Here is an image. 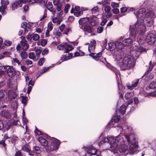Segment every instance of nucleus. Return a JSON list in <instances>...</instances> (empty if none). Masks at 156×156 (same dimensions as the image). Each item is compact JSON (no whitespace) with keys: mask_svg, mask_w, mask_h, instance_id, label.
Masks as SVG:
<instances>
[{"mask_svg":"<svg viewBox=\"0 0 156 156\" xmlns=\"http://www.w3.org/2000/svg\"><path fill=\"white\" fill-rule=\"evenodd\" d=\"M117 130L121 134L116 137L115 141L119 142L120 140L121 143H123L126 140L128 143L131 144L129 147L130 154L132 155L138 153L137 143L131 127L124 124L122 126H117Z\"/></svg>","mask_w":156,"mask_h":156,"instance_id":"nucleus-1","label":"nucleus"},{"mask_svg":"<svg viewBox=\"0 0 156 156\" xmlns=\"http://www.w3.org/2000/svg\"><path fill=\"white\" fill-rule=\"evenodd\" d=\"M22 149L23 151L27 152H29L30 151V147L27 144L23 146Z\"/></svg>","mask_w":156,"mask_h":156,"instance_id":"nucleus-32","label":"nucleus"},{"mask_svg":"<svg viewBox=\"0 0 156 156\" xmlns=\"http://www.w3.org/2000/svg\"><path fill=\"white\" fill-rule=\"evenodd\" d=\"M144 75L145 76V78L144 79V80L145 81H148L151 80H152L154 76V74L150 73H145L144 74Z\"/></svg>","mask_w":156,"mask_h":156,"instance_id":"nucleus-21","label":"nucleus"},{"mask_svg":"<svg viewBox=\"0 0 156 156\" xmlns=\"http://www.w3.org/2000/svg\"><path fill=\"white\" fill-rule=\"evenodd\" d=\"M42 52V50L39 49H37L35 50V53L37 57H38Z\"/></svg>","mask_w":156,"mask_h":156,"instance_id":"nucleus-46","label":"nucleus"},{"mask_svg":"<svg viewBox=\"0 0 156 156\" xmlns=\"http://www.w3.org/2000/svg\"><path fill=\"white\" fill-rule=\"evenodd\" d=\"M116 79L118 84V86L119 89V97L122 98L123 97L124 90L125 88L121 84H119V76H120V74L118 72L115 73Z\"/></svg>","mask_w":156,"mask_h":156,"instance_id":"nucleus-8","label":"nucleus"},{"mask_svg":"<svg viewBox=\"0 0 156 156\" xmlns=\"http://www.w3.org/2000/svg\"><path fill=\"white\" fill-rule=\"evenodd\" d=\"M38 140L41 145L43 146H46L48 144L47 140L41 137H40L38 138Z\"/></svg>","mask_w":156,"mask_h":156,"instance_id":"nucleus-25","label":"nucleus"},{"mask_svg":"<svg viewBox=\"0 0 156 156\" xmlns=\"http://www.w3.org/2000/svg\"><path fill=\"white\" fill-rule=\"evenodd\" d=\"M113 13L115 14H117L119 12V10L117 8H114L113 9Z\"/></svg>","mask_w":156,"mask_h":156,"instance_id":"nucleus-61","label":"nucleus"},{"mask_svg":"<svg viewBox=\"0 0 156 156\" xmlns=\"http://www.w3.org/2000/svg\"><path fill=\"white\" fill-rule=\"evenodd\" d=\"M126 109V106L125 105H122L120 107L119 110L121 113L124 114L125 112Z\"/></svg>","mask_w":156,"mask_h":156,"instance_id":"nucleus-36","label":"nucleus"},{"mask_svg":"<svg viewBox=\"0 0 156 156\" xmlns=\"http://www.w3.org/2000/svg\"><path fill=\"white\" fill-rule=\"evenodd\" d=\"M27 23L26 22H23L21 25V27L23 28H25L27 26Z\"/></svg>","mask_w":156,"mask_h":156,"instance_id":"nucleus-53","label":"nucleus"},{"mask_svg":"<svg viewBox=\"0 0 156 156\" xmlns=\"http://www.w3.org/2000/svg\"><path fill=\"white\" fill-rule=\"evenodd\" d=\"M4 44L5 46H9L11 44L12 42L8 40H6L4 41Z\"/></svg>","mask_w":156,"mask_h":156,"instance_id":"nucleus-47","label":"nucleus"},{"mask_svg":"<svg viewBox=\"0 0 156 156\" xmlns=\"http://www.w3.org/2000/svg\"><path fill=\"white\" fill-rule=\"evenodd\" d=\"M7 8V7L6 6L2 5V6H0V12H2V14H5L6 12L5 11V10Z\"/></svg>","mask_w":156,"mask_h":156,"instance_id":"nucleus-37","label":"nucleus"},{"mask_svg":"<svg viewBox=\"0 0 156 156\" xmlns=\"http://www.w3.org/2000/svg\"><path fill=\"white\" fill-rule=\"evenodd\" d=\"M33 150L34 152L37 154H39L41 152V151L38 147H34L33 148Z\"/></svg>","mask_w":156,"mask_h":156,"instance_id":"nucleus-34","label":"nucleus"},{"mask_svg":"<svg viewBox=\"0 0 156 156\" xmlns=\"http://www.w3.org/2000/svg\"><path fill=\"white\" fill-rule=\"evenodd\" d=\"M9 67L8 66H0V75L3 74L4 72L7 71Z\"/></svg>","mask_w":156,"mask_h":156,"instance_id":"nucleus-27","label":"nucleus"},{"mask_svg":"<svg viewBox=\"0 0 156 156\" xmlns=\"http://www.w3.org/2000/svg\"><path fill=\"white\" fill-rule=\"evenodd\" d=\"M39 36L37 34H34L32 36V39L34 41H37L39 38Z\"/></svg>","mask_w":156,"mask_h":156,"instance_id":"nucleus-42","label":"nucleus"},{"mask_svg":"<svg viewBox=\"0 0 156 156\" xmlns=\"http://www.w3.org/2000/svg\"><path fill=\"white\" fill-rule=\"evenodd\" d=\"M132 95V93L131 92H127L125 95V98L128 99Z\"/></svg>","mask_w":156,"mask_h":156,"instance_id":"nucleus-49","label":"nucleus"},{"mask_svg":"<svg viewBox=\"0 0 156 156\" xmlns=\"http://www.w3.org/2000/svg\"><path fill=\"white\" fill-rule=\"evenodd\" d=\"M146 9L145 8H141L134 13L137 19L136 23L135 24V26L137 30L140 31V33L143 34L146 32V27L144 23V21L145 19H153L154 13L151 11L149 10L145 14Z\"/></svg>","mask_w":156,"mask_h":156,"instance_id":"nucleus-3","label":"nucleus"},{"mask_svg":"<svg viewBox=\"0 0 156 156\" xmlns=\"http://www.w3.org/2000/svg\"><path fill=\"white\" fill-rule=\"evenodd\" d=\"M115 44L116 48L120 49H122L124 46V45L123 43V41L122 42L117 41L115 42Z\"/></svg>","mask_w":156,"mask_h":156,"instance_id":"nucleus-28","label":"nucleus"},{"mask_svg":"<svg viewBox=\"0 0 156 156\" xmlns=\"http://www.w3.org/2000/svg\"><path fill=\"white\" fill-rule=\"evenodd\" d=\"M83 14V12L82 11L76 12H74V14L77 16H80V15Z\"/></svg>","mask_w":156,"mask_h":156,"instance_id":"nucleus-56","label":"nucleus"},{"mask_svg":"<svg viewBox=\"0 0 156 156\" xmlns=\"http://www.w3.org/2000/svg\"><path fill=\"white\" fill-rule=\"evenodd\" d=\"M89 20V19L88 17L80 19L79 21V23L80 25L79 27L82 28V26L88 22Z\"/></svg>","mask_w":156,"mask_h":156,"instance_id":"nucleus-16","label":"nucleus"},{"mask_svg":"<svg viewBox=\"0 0 156 156\" xmlns=\"http://www.w3.org/2000/svg\"><path fill=\"white\" fill-rule=\"evenodd\" d=\"M140 80L139 79H137L134 80L132 83V85L128 86V88L132 90L136 87L139 83Z\"/></svg>","mask_w":156,"mask_h":156,"instance_id":"nucleus-18","label":"nucleus"},{"mask_svg":"<svg viewBox=\"0 0 156 156\" xmlns=\"http://www.w3.org/2000/svg\"><path fill=\"white\" fill-rule=\"evenodd\" d=\"M8 100L9 101H11L12 99H15L17 96L16 94L11 90L8 91Z\"/></svg>","mask_w":156,"mask_h":156,"instance_id":"nucleus-15","label":"nucleus"},{"mask_svg":"<svg viewBox=\"0 0 156 156\" xmlns=\"http://www.w3.org/2000/svg\"><path fill=\"white\" fill-rule=\"evenodd\" d=\"M105 11L107 14L106 15V17L107 18L110 17L112 16V14L110 12L111 7L110 6H106L104 9Z\"/></svg>","mask_w":156,"mask_h":156,"instance_id":"nucleus-24","label":"nucleus"},{"mask_svg":"<svg viewBox=\"0 0 156 156\" xmlns=\"http://www.w3.org/2000/svg\"><path fill=\"white\" fill-rule=\"evenodd\" d=\"M107 49L110 51H112L116 48L115 42H111L108 43L106 45Z\"/></svg>","mask_w":156,"mask_h":156,"instance_id":"nucleus-22","label":"nucleus"},{"mask_svg":"<svg viewBox=\"0 0 156 156\" xmlns=\"http://www.w3.org/2000/svg\"><path fill=\"white\" fill-rule=\"evenodd\" d=\"M57 49L59 50H64V53H68V55H62L60 60L56 63L58 65L64 61H66L71 58L73 56L72 53H69V52L72 51L73 47L71 45H69L67 43H65L63 44H60L57 46Z\"/></svg>","mask_w":156,"mask_h":156,"instance_id":"nucleus-5","label":"nucleus"},{"mask_svg":"<svg viewBox=\"0 0 156 156\" xmlns=\"http://www.w3.org/2000/svg\"><path fill=\"white\" fill-rule=\"evenodd\" d=\"M102 56V53L101 52H99L95 56L94 55H92V57L93 58L97 61H99L100 62H103V63H105V62H106V61L105 59V58H104L103 59V60H101L100 59V58Z\"/></svg>","mask_w":156,"mask_h":156,"instance_id":"nucleus-13","label":"nucleus"},{"mask_svg":"<svg viewBox=\"0 0 156 156\" xmlns=\"http://www.w3.org/2000/svg\"><path fill=\"white\" fill-rule=\"evenodd\" d=\"M71 31V29L70 28H66L65 30V31H64V33L66 34V35H67L68 34V33Z\"/></svg>","mask_w":156,"mask_h":156,"instance_id":"nucleus-57","label":"nucleus"},{"mask_svg":"<svg viewBox=\"0 0 156 156\" xmlns=\"http://www.w3.org/2000/svg\"><path fill=\"white\" fill-rule=\"evenodd\" d=\"M97 149L92 146H89L87 148V152L88 153L91 155H94L97 152Z\"/></svg>","mask_w":156,"mask_h":156,"instance_id":"nucleus-14","label":"nucleus"},{"mask_svg":"<svg viewBox=\"0 0 156 156\" xmlns=\"http://www.w3.org/2000/svg\"><path fill=\"white\" fill-rule=\"evenodd\" d=\"M98 7H95L92 9L91 11L92 12L95 13L98 11Z\"/></svg>","mask_w":156,"mask_h":156,"instance_id":"nucleus-60","label":"nucleus"},{"mask_svg":"<svg viewBox=\"0 0 156 156\" xmlns=\"http://www.w3.org/2000/svg\"><path fill=\"white\" fill-rule=\"evenodd\" d=\"M118 4L115 2H112L111 3V6L113 8H115L118 7Z\"/></svg>","mask_w":156,"mask_h":156,"instance_id":"nucleus-55","label":"nucleus"},{"mask_svg":"<svg viewBox=\"0 0 156 156\" xmlns=\"http://www.w3.org/2000/svg\"><path fill=\"white\" fill-rule=\"evenodd\" d=\"M12 123L15 126H20V122L18 120H14L12 122Z\"/></svg>","mask_w":156,"mask_h":156,"instance_id":"nucleus-52","label":"nucleus"},{"mask_svg":"<svg viewBox=\"0 0 156 156\" xmlns=\"http://www.w3.org/2000/svg\"><path fill=\"white\" fill-rule=\"evenodd\" d=\"M95 45L94 44H90L88 46V51L90 53L89 54V55L90 56H92V55L94 54V51L95 48Z\"/></svg>","mask_w":156,"mask_h":156,"instance_id":"nucleus-20","label":"nucleus"},{"mask_svg":"<svg viewBox=\"0 0 156 156\" xmlns=\"http://www.w3.org/2000/svg\"><path fill=\"white\" fill-rule=\"evenodd\" d=\"M84 29L85 31L89 33H91L92 32L91 27L87 24L84 26Z\"/></svg>","mask_w":156,"mask_h":156,"instance_id":"nucleus-31","label":"nucleus"},{"mask_svg":"<svg viewBox=\"0 0 156 156\" xmlns=\"http://www.w3.org/2000/svg\"><path fill=\"white\" fill-rule=\"evenodd\" d=\"M145 20H146L147 21V26H151L153 25V19H145Z\"/></svg>","mask_w":156,"mask_h":156,"instance_id":"nucleus-40","label":"nucleus"},{"mask_svg":"<svg viewBox=\"0 0 156 156\" xmlns=\"http://www.w3.org/2000/svg\"><path fill=\"white\" fill-rule=\"evenodd\" d=\"M8 68L7 71V74L9 77H12L15 74V70L12 68H10V67Z\"/></svg>","mask_w":156,"mask_h":156,"instance_id":"nucleus-23","label":"nucleus"},{"mask_svg":"<svg viewBox=\"0 0 156 156\" xmlns=\"http://www.w3.org/2000/svg\"><path fill=\"white\" fill-rule=\"evenodd\" d=\"M123 56V52L121 50L115 51L114 52V57L118 63L121 64Z\"/></svg>","mask_w":156,"mask_h":156,"instance_id":"nucleus-7","label":"nucleus"},{"mask_svg":"<svg viewBox=\"0 0 156 156\" xmlns=\"http://www.w3.org/2000/svg\"><path fill=\"white\" fill-rule=\"evenodd\" d=\"M54 139V140L52 142L51 144L50 145H49L48 146V149H49V148L50 147V149L51 150V151L58 149L60 144L58 140L55 139Z\"/></svg>","mask_w":156,"mask_h":156,"instance_id":"nucleus-10","label":"nucleus"},{"mask_svg":"<svg viewBox=\"0 0 156 156\" xmlns=\"http://www.w3.org/2000/svg\"><path fill=\"white\" fill-rule=\"evenodd\" d=\"M156 88V82H152L148 86V88L151 89H154Z\"/></svg>","mask_w":156,"mask_h":156,"instance_id":"nucleus-33","label":"nucleus"},{"mask_svg":"<svg viewBox=\"0 0 156 156\" xmlns=\"http://www.w3.org/2000/svg\"><path fill=\"white\" fill-rule=\"evenodd\" d=\"M56 9L58 12H60V14H63V11L62 9V5L60 3L56 5Z\"/></svg>","mask_w":156,"mask_h":156,"instance_id":"nucleus-35","label":"nucleus"},{"mask_svg":"<svg viewBox=\"0 0 156 156\" xmlns=\"http://www.w3.org/2000/svg\"><path fill=\"white\" fill-rule=\"evenodd\" d=\"M127 11V8L126 7H122L120 9V12L121 13L125 12Z\"/></svg>","mask_w":156,"mask_h":156,"instance_id":"nucleus-54","label":"nucleus"},{"mask_svg":"<svg viewBox=\"0 0 156 156\" xmlns=\"http://www.w3.org/2000/svg\"><path fill=\"white\" fill-rule=\"evenodd\" d=\"M11 105L12 109L14 110H15L17 109V103L16 100H14L13 101L11 102Z\"/></svg>","mask_w":156,"mask_h":156,"instance_id":"nucleus-29","label":"nucleus"},{"mask_svg":"<svg viewBox=\"0 0 156 156\" xmlns=\"http://www.w3.org/2000/svg\"><path fill=\"white\" fill-rule=\"evenodd\" d=\"M27 41L23 39L20 42L21 45L23 47V49L24 51L27 50L29 47V45L27 43Z\"/></svg>","mask_w":156,"mask_h":156,"instance_id":"nucleus-19","label":"nucleus"},{"mask_svg":"<svg viewBox=\"0 0 156 156\" xmlns=\"http://www.w3.org/2000/svg\"><path fill=\"white\" fill-rule=\"evenodd\" d=\"M29 58L31 59H34L35 58V54L34 52H30L29 54Z\"/></svg>","mask_w":156,"mask_h":156,"instance_id":"nucleus-43","label":"nucleus"},{"mask_svg":"<svg viewBox=\"0 0 156 156\" xmlns=\"http://www.w3.org/2000/svg\"><path fill=\"white\" fill-rule=\"evenodd\" d=\"M6 94V91L3 90H0V98H2Z\"/></svg>","mask_w":156,"mask_h":156,"instance_id":"nucleus-45","label":"nucleus"},{"mask_svg":"<svg viewBox=\"0 0 156 156\" xmlns=\"http://www.w3.org/2000/svg\"><path fill=\"white\" fill-rule=\"evenodd\" d=\"M115 140L116 138L114 139L112 136L105 137L102 141L100 142L99 144H102V142H109L110 146L108 150L112 152L114 154L118 153L119 151L121 153H124L122 155L126 156L128 153L130 154L129 149L128 150V147L124 144V142L121 143L120 140L119 142H117Z\"/></svg>","mask_w":156,"mask_h":156,"instance_id":"nucleus-4","label":"nucleus"},{"mask_svg":"<svg viewBox=\"0 0 156 156\" xmlns=\"http://www.w3.org/2000/svg\"><path fill=\"white\" fill-rule=\"evenodd\" d=\"M15 156H24L22 154L21 152L20 151H18L16 152Z\"/></svg>","mask_w":156,"mask_h":156,"instance_id":"nucleus-64","label":"nucleus"},{"mask_svg":"<svg viewBox=\"0 0 156 156\" xmlns=\"http://www.w3.org/2000/svg\"><path fill=\"white\" fill-rule=\"evenodd\" d=\"M104 27H102L100 26L98 27L97 28V31L99 33H102Z\"/></svg>","mask_w":156,"mask_h":156,"instance_id":"nucleus-48","label":"nucleus"},{"mask_svg":"<svg viewBox=\"0 0 156 156\" xmlns=\"http://www.w3.org/2000/svg\"><path fill=\"white\" fill-rule=\"evenodd\" d=\"M133 47V50L130 51V55L125 56L120 64L122 70L128 69L133 66L135 64L134 59L138 58L142 52L145 51V49L140 45Z\"/></svg>","mask_w":156,"mask_h":156,"instance_id":"nucleus-2","label":"nucleus"},{"mask_svg":"<svg viewBox=\"0 0 156 156\" xmlns=\"http://www.w3.org/2000/svg\"><path fill=\"white\" fill-rule=\"evenodd\" d=\"M1 3L2 5L6 6L9 4V2L8 0H2Z\"/></svg>","mask_w":156,"mask_h":156,"instance_id":"nucleus-44","label":"nucleus"},{"mask_svg":"<svg viewBox=\"0 0 156 156\" xmlns=\"http://www.w3.org/2000/svg\"><path fill=\"white\" fill-rule=\"evenodd\" d=\"M46 8L50 12H51L54 15L56 13L55 9L53 8V6L52 3L51 2H48L46 5Z\"/></svg>","mask_w":156,"mask_h":156,"instance_id":"nucleus-17","label":"nucleus"},{"mask_svg":"<svg viewBox=\"0 0 156 156\" xmlns=\"http://www.w3.org/2000/svg\"><path fill=\"white\" fill-rule=\"evenodd\" d=\"M24 3H26L28 2L29 4H31L32 3L37 2L39 0H24Z\"/></svg>","mask_w":156,"mask_h":156,"instance_id":"nucleus-39","label":"nucleus"},{"mask_svg":"<svg viewBox=\"0 0 156 156\" xmlns=\"http://www.w3.org/2000/svg\"><path fill=\"white\" fill-rule=\"evenodd\" d=\"M1 114L2 116L7 119H9L10 117V113L7 110H3Z\"/></svg>","mask_w":156,"mask_h":156,"instance_id":"nucleus-26","label":"nucleus"},{"mask_svg":"<svg viewBox=\"0 0 156 156\" xmlns=\"http://www.w3.org/2000/svg\"><path fill=\"white\" fill-rule=\"evenodd\" d=\"M129 29L130 31L129 37L123 41L124 46L129 45L131 44L133 41H135L136 36L137 33H139V34L142 35L140 34V31L137 30L134 25L130 26Z\"/></svg>","mask_w":156,"mask_h":156,"instance_id":"nucleus-6","label":"nucleus"},{"mask_svg":"<svg viewBox=\"0 0 156 156\" xmlns=\"http://www.w3.org/2000/svg\"><path fill=\"white\" fill-rule=\"evenodd\" d=\"M24 0H19L18 2H15L12 4V10H14L17 9L18 7H21L24 3Z\"/></svg>","mask_w":156,"mask_h":156,"instance_id":"nucleus-11","label":"nucleus"},{"mask_svg":"<svg viewBox=\"0 0 156 156\" xmlns=\"http://www.w3.org/2000/svg\"><path fill=\"white\" fill-rule=\"evenodd\" d=\"M21 58L23 59H25L28 56L27 54L24 51H22L21 52L20 54Z\"/></svg>","mask_w":156,"mask_h":156,"instance_id":"nucleus-38","label":"nucleus"},{"mask_svg":"<svg viewBox=\"0 0 156 156\" xmlns=\"http://www.w3.org/2000/svg\"><path fill=\"white\" fill-rule=\"evenodd\" d=\"M146 40L148 44L153 45L156 40V36L153 33H149L147 35Z\"/></svg>","mask_w":156,"mask_h":156,"instance_id":"nucleus-9","label":"nucleus"},{"mask_svg":"<svg viewBox=\"0 0 156 156\" xmlns=\"http://www.w3.org/2000/svg\"><path fill=\"white\" fill-rule=\"evenodd\" d=\"M49 67L45 68L44 69H42V70L40 71L39 73L40 74H41L42 73H44L49 69Z\"/></svg>","mask_w":156,"mask_h":156,"instance_id":"nucleus-58","label":"nucleus"},{"mask_svg":"<svg viewBox=\"0 0 156 156\" xmlns=\"http://www.w3.org/2000/svg\"><path fill=\"white\" fill-rule=\"evenodd\" d=\"M34 132L35 133L38 135H43L44 133L39 130L37 128H36L35 130H34Z\"/></svg>","mask_w":156,"mask_h":156,"instance_id":"nucleus-51","label":"nucleus"},{"mask_svg":"<svg viewBox=\"0 0 156 156\" xmlns=\"http://www.w3.org/2000/svg\"><path fill=\"white\" fill-rule=\"evenodd\" d=\"M12 64L14 65H15L16 63H17L19 66L21 65V64L17 58H13L12 60Z\"/></svg>","mask_w":156,"mask_h":156,"instance_id":"nucleus-30","label":"nucleus"},{"mask_svg":"<svg viewBox=\"0 0 156 156\" xmlns=\"http://www.w3.org/2000/svg\"><path fill=\"white\" fill-rule=\"evenodd\" d=\"M53 3L55 5H56L58 4H60L59 0H53Z\"/></svg>","mask_w":156,"mask_h":156,"instance_id":"nucleus-62","label":"nucleus"},{"mask_svg":"<svg viewBox=\"0 0 156 156\" xmlns=\"http://www.w3.org/2000/svg\"><path fill=\"white\" fill-rule=\"evenodd\" d=\"M120 118L119 115L116 116L112 118L110 122L108 124V126L110 127H115L114 125V123H116L119 122Z\"/></svg>","mask_w":156,"mask_h":156,"instance_id":"nucleus-12","label":"nucleus"},{"mask_svg":"<svg viewBox=\"0 0 156 156\" xmlns=\"http://www.w3.org/2000/svg\"><path fill=\"white\" fill-rule=\"evenodd\" d=\"M22 120L24 125H26L28 121L27 119L25 117H23Z\"/></svg>","mask_w":156,"mask_h":156,"instance_id":"nucleus-59","label":"nucleus"},{"mask_svg":"<svg viewBox=\"0 0 156 156\" xmlns=\"http://www.w3.org/2000/svg\"><path fill=\"white\" fill-rule=\"evenodd\" d=\"M107 22V20L106 18L103 19L100 23V25L102 26H104Z\"/></svg>","mask_w":156,"mask_h":156,"instance_id":"nucleus-50","label":"nucleus"},{"mask_svg":"<svg viewBox=\"0 0 156 156\" xmlns=\"http://www.w3.org/2000/svg\"><path fill=\"white\" fill-rule=\"evenodd\" d=\"M45 59L44 58H41L38 61V63L39 66H41L44 62Z\"/></svg>","mask_w":156,"mask_h":156,"instance_id":"nucleus-41","label":"nucleus"},{"mask_svg":"<svg viewBox=\"0 0 156 156\" xmlns=\"http://www.w3.org/2000/svg\"><path fill=\"white\" fill-rule=\"evenodd\" d=\"M48 50L47 49H44L42 52V54L43 55H44L45 54H48Z\"/></svg>","mask_w":156,"mask_h":156,"instance_id":"nucleus-63","label":"nucleus"}]
</instances>
